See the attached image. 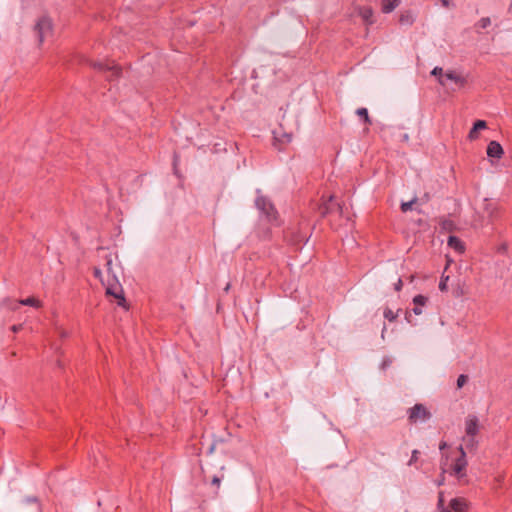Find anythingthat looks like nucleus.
<instances>
[{"mask_svg":"<svg viewBox=\"0 0 512 512\" xmlns=\"http://www.w3.org/2000/svg\"><path fill=\"white\" fill-rule=\"evenodd\" d=\"M499 214L498 204L490 199L484 198L476 209L477 218L474 219L475 225L483 226V220L487 218L489 221L495 219Z\"/></svg>","mask_w":512,"mask_h":512,"instance_id":"1","label":"nucleus"},{"mask_svg":"<svg viewBox=\"0 0 512 512\" xmlns=\"http://www.w3.org/2000/svg\"><path fill=\"white\" fill-rule=\"evenodd\" d=\"M470 508V502L464 497L452 498L449 502V507L445 506L444 492L438 493L437 512H467Z\"/></svg>","mask_w":512,"mask_h":512,"instance_id":"2","label":"nucleus"},{"mask_svg":"<svg viewBox=\"0 0 512 512\" xmlns=\"http://www.w3.org/2000/svg\"><path fill=\"white\" fill-rule=\"evenodd\" d=\"M479 431V420L475 415H469L465 420L466 437L463 438L465 445L469 449L476 447L475 436Z\"/></svg>","mask_w":512,"mask_h":512,"instance_id":"3","label":"nucleus"},{"mask_svg":"<svg viewBox=\"0 0 512 512\" xmlns=\"http://www.w3.org/2000/svg\"><path fill=\"white\" fill-rule=\"evenodd\" d=\"M34 30L37 34L38 41L43 43L53 35L52 20L47 16L40 17L35 24Z\"/></svg>","mask_w":512,"mask_h":512,"instance_id":"4","label":"nucleus"},{"mask_svg":"<svg viewBox=\"0 0 512 512\" xmlns=\"http://www.w3.org/2000/svg\"><path fill=\"white\" fill-rule=\"evenodd\" d=\"M408 419L411 423L425 422L430 419L431 413L422 404H416L407 411Z\"/></svg>","mask_w":512,"mask_h":512,"instance_id":"5","label":"nucleus"},{"mask_svg":"<svg viewBox=\"0 0 512 512\" xmlns=\"http://www.w3.org/2000/svg\"><path fill=\"white\" fill-rule=\"evenodd\" d=\"M459 452L460 457L457 458L455 463L452 465V474L457 478H462L465 476V470L467 466L466 453L463 446L459 447Z\"/></svg>","mask_w":512,"mask_h":512,"instance_id":"6","label":"nucleus"},{"mask_svg":"<svg viewBox=\"0 0 512 512\" xmlns=\"http://www.w3.org/2000/svg\"><path fill=\"white\" fill-rule=\"evenodd\" d=\"M486 154L493 163L494 159L499 160L503 157L504 149L498 141L492 140L487 145Z\"/></svg>","mask_w":512,"mask_h":512,"instance_id":"7","label":"nucleus"},{"mask_svg":"<svg viewBox=\"0 0 512 512\" xmlns=\"http://www.w3.org/2000/svg\"><path fill=\"white\" fill-rule=\"evenodd\" d=\"M444 80L446 83L447 81L453 82L459 88L464 87L467 82L466 78L463 75L457 73L454 70H447L444 74Z\"/></svg>","mask_w":512,"mask_h":512,"instance_id":"8","label":"nucleus"},{"mask_svg":"<svg viewBox=\"0 0 512 512\" xmlns=\"http://www.w3.org/2000/svg\"><path fill=\"white\" fill-rule=\"evenodd\" d=\"M106 293L114 296L118 300L119 306L126 308V301L123 296V291H122V288L118 284H116V285L108 284L107 288H106Z\"/></svg>","mask_w":512,"mask_h":512,"instance_id":"9","label":"nucleus"},{"mask_svg":"<svg viewBox=\"0 0 512 512\" xmlns=\"http://www.w3.org/2000/svg\"><path fill=\"white\" fill-rule=\"evenodd\" d=\"M257 207L263 211L269 219H275V212L272 205L263 197L256 199Z\"/></svg>","mask_w":512,"mask_h":512,"instance_id":"10","label":"nucleus"},{"mask_svg":"<svg viewBox=\"0 0 512 512\" xmlns=\"http://www.w3.org/2000/svg\"><path fill=\"white\" fill-rule=\"evenodd\" d=\"M417 14L411 9L403 10L399 16V23L402 26H411L416 20Z\"/></svg>","mask_w":512,"mask_h":512,"instance_id":"11","label":"nucleus"},{"mask_svg":"<svg viewBox=\"0 0 512 512\" xmlns=\"http://www.w3.org/2000/svg\"><path fill=\"white\" fill-rule=\"evenodd\" d=\"M413 313L415 315H421L423 313V309L424 307L426 306L427 302H428V297L424 296V295H416L414 298H413Z\"/></svg>","mask_w":512,"mask_h":512,"instance_id":"12","label":"nucleus"},{"mask_svg":"<svg viewBox=\"0 0 512 512\" xmlns=\"http://www.w3.org/2000/svg\"><path fill=\"white\" fill-rule=\"evenodd\" d=\"M487 128V124L484 120H477L472 129L470 130L469 134H468V138L469 140L473 141V140H476L478 138V131L479 130H484Z\"/></svg>","mask_w":512,"mask_h":512,"instance_id":"13","label":"nucleus"},{"mask_svg":"<svg viewBox=\"0 0 512 512\" xmlns=\"http://www.w3.org/2000/svg\"><path fill=\"white\" fill-rule=\"evenodd\" d=\"M448 246L460 254L464 253L465 251L464 243L455 236H450L448 238Z\"/></svg>","mask_w":512,"mask_h":512,"instance_id":"14","label":"nucleus"},{"mask_svg":"<svg viewBox=\"0 0 512 512\" xmlns=\"http://www.w3.org/2000/svg\"><path fill=\"white\" fill-rule=\"evenodd\" d=\"M401 0H382L381 10L383 13H391L400 4Z\"/></svg>","mask_w":512,"mask_h":512,"instance_id":"15","label":"nucleus"},{"mask_svg":"<svg viewBox=\"0 0 512 512\" xmlns=\"http://www.w3.org/2000/svg\"><path fill=\"white\" fill-rule=\"evenodd\" d=\"M359 15L366 23H372L373 11L369 7H361L358 9Z\"/></svg>","mask_w":512,"mask_h":512,"instance_id":"16","label":"nucleus"},{"mask_svg":"<svg viewBox=\"0 0 512 512\" xmlns=\"http://www.w3.org/2000/svg\"><path fill=\"white\" fill-rule=\"evenodd\" d=\"M19 303L22 305L32 306L34 308H40L42 306L41 301L35 297H28L26 299H22L19 301Z\"/></svg>","mask_w":512,"mask_h":512,"instance_id":"17","label":"nucleus"},{"mask_svg":"<svg viewBox=\"0 0 512 512\" xmlns=\"http://www.w3.org/2000/svg\"><path fill=\"white\" fill-rule=\"evenodd\" d=\"M93 66L95 68H98V69H108V70H112L113 71V74L114 75H118L120 69L115 66L113 63H106V64H102V63H94Z\"/></svg>","mask_w":512,"mask_h":512,"instance_id":"18","label":"nucleus"},{"mask_svg":"<svg viewBox=\"0 0 512 512\" xmlns=\"http://www.w3.org/2000/svg\"><path fill=\"white\" fill-rule=\"evenodd\" d=\"M444 74L445 72L443 71V69L441 67H435L432 71H431V75L433 76H436L437 77V80H438V83L442 86H445L446 85V82L444 80Z\"/></svg>","mask_w":512,"mask_h":512,"instance_id":"19","label":"nucleus"},{"mask_svg":"<svg viewBox=\"0 0 512 512\" xmlns=\"http://www.w3.org/2000/svg\"><path fill=\"white\" fill-rule=\"evenodd\" d=\"M275 139L282 143H289L292 140V135L284 132H275Z\"/></svg>","mask_w":512,"mask_h":512,"instance_id":"20","label":"nucleus"},{"mask_svg":"<svg viewBox=\"0 0 512 512\" xmlns=\"http://www.w3.org/2000/svg\"><path fill=\"white\" fill-rule=\"evenodd\" d=\"M398 313H399V310L397 311H393L392 309L390 308H386L384 310V317L385 319H387L388 321L392 322L394 320H396V318L398 317Z\"/></svg>","mask_w":512,"mask_h":512,"instance_id":"21","label":"nucleus"},{"mask_svg":"<svg viewBox=\"0 0 512 512\" xmlns=\"http://www.w3.org/2000/svg\"><path fill=\"white\" fill-rule=\"evenodd\" d=\"M416 202H417V197H414L411 201L402 202L401 203V210H402V212L406 213L409 210H411L413 204H415Z\"/></svg>","mask_w":512,"mask_h":512,"instance_id":"22","label":"nucleus"},{"mask_svg":"<svg viewBox=\"0 0 512 512\" xmlns=\"http://www.w3.org/2000/svg\"><path fill=\"white\" fill-rule=\"evenodd\" d=\"M490 24H491V19H490L489 17H483V18H481V19L477 22L476 26H477L478 28L485 29V28H487L488 26H490Z\"/></svg>","mask_w":512,"mask_h":512,"instance_id":"23","label":"nucleus"},{"mask_svg":"<svg viewBox=\"0 0 512 512\" xmlns=\"http://www.w3.org/2000/svg\"><path fill=\"white\" fill-rule=\"evenodd\" d=\"M106 269H107L108 274H112L113 278H116L115 274L113 272V260H112L111 256H108L106 259Z\"/></svg>","mask_w":512,"mask_h":512,"instance_id":"24","label":"nucleus"},{"mask_svg":"<svg viewBox=\"0 0 512 512\" xmlns=\"http://www.w3.org/2000/svg\"><path fill=\"white\" fill-rule=\"evenodd\" d=\"M449 280V276L442 275L440 283H439V289L441 291L447 290V281Z\"/></svg>","mask_w":512,"mask_h":512,"instance_id":"25","label":"nucleus"},{"mask_svg":"<svg viewBox=\"0 0 512 512\" xmlns=\"http://www.w3.org/2000/svg\"><path fill=\"white\" fill-rule=\"evenodd\" d=\"M357 114H358L360 117H363L365 122H369V121H370L369 116H368V111H367V109H366V108H359V109L357 110Z\"/></svg>","mask_w":512,"mask_h":512,"instance_id":"26","label":"nucleus"},{"mask_svg":"<svg viewBox=\"0 0 512 512\" xmlns=\"http://www.w3.org/2000/svg\"><path fill=\"white\" fill-rule=\"evenodd\" d=\"M468 377L464 374H461L457 379V388H462L467 382Z\"/></svg>","mask_w":512,"mask_h":512,"instance_id":"27","label":"nucleus"},{"mask_svg":"<svg viewBox=\"0 0 512 512\" xmlns=\"http://www.w3.org/2000/svg\"><path fill=\"white\" fill-rule=\"evenodd\" d=\"M438 2L445 8L454 7V3L452 0H438Z\"/></svg>","mask_w":512,"mask_h":512,"instance_id":"28","label":"nucleus"},{"mask_svg":"<svg viewBox=\"0 0 512 512\" xmlns=\"http://www.w3.org/2000/svg\"><path fill=\"white\" fill-rule=\"evenodd\" d=\"M418 454H419L418 450H413L412 451V455H411V458H410V460L408 462V465H412L413 463H415L418 460Z\"/></svg>","mask_w":512,"mask_h":512,"instance_id":"29","label":"nucleus"},{"mask_svg":"<svg viewBox=\"0 0 512 512\" xmlns=\"http://www.w3.org/2000/svg\"><path fill=\"white\" fill-rule=\"evenodd\" d=\"M221 483V479L217 476L213 477L212 479V485H215L217 488H219Z\"/></svg>","mask_w":512,"mask_h":512,"instance_id":"30","label":"nucleus"},{"mask_svg":"<svg viewBox=\"0 0 512 512\" xmlns=\"http://www.w3.org/2000/svg\"><path fill=\"white\" fill-rule=\"evenodd\" d=\"M402 285H403L402 280L399 278V279L397 280V282L395 283V285H394L395 290H396V291H400V290H401V288H402Z\"/></svg>","mask_w":512,"mask_h":512,"instance_id":"31","label":"nucleus"},{"mask_svg":"<svg viewBox=\"0 0 512 512\" xmlns=\"http://www.w3.org/2000/svg\"><path fill=\"white\" fill-rule=\"evenodd\" d=\"M94 275H95V277H97V278H101V277H102V272H101V270H100L99 268H95V269H94Z\"/></svg>","mask_w":512,"mask_h":512,"instance_id":"32","label":"nucleus"},{"mask_svg":"<svg viewBox=\"0 0 512 512\" xmlns=\"http://www.w3.org/2000/svg\"><path fill=\"white\" fill-rule=\"evenodd\" d=\"M21 328H22L21 325H14V326H12L11 329H12L13 332H18Z\"/></svg>","mask_w":512,"mask_h":512,"instance_id":"33","label":"nucleus"},{"mask_svg":"<svg viewBox=\"0 0 512 512\" xmlns=\"http://www.w3.org/2000/svg\"><path fill=\"white\" fill-rule=\"evenodd\" d=\"M443 483H444V477L442 476V477H441V478L436 482V484H437L438 486H441V485H443Z\"/></svg>","mask_w":512,"mask_h":512,"instance_id":"34","label":"nucleus"},{"mask_svg":"<svg viewBox=\"0 0 512 512\" xmlns=\"http://www.w3.org/2000/svg\"><path fill=\"white\" fill-rule=\"evenodd\" d=\"M446 442H442L439 446L440 450L444 449L446 447Z\"/></svg>","mask_w":512,"mask_h":512,"instance_id":"35","label":"nucleus"},{"mask_svg":"<svg viewBox=\"0 0 512 512\" xmlns=\"http://www.w3.org/2000/svg\"><path fill=\"white\" fill-rule=\"evenodd\" d=\"M451 262H452V260L448 258V259H447V264H446V268H445V269H447V268H448V266L451 264Z\"/></svg>","mask_w":512,"mask_h":512,"instance_id":"36","label":"nucleus"},{"mask_svg":"<svg viewBox=\"0 0 512 512\" xmlns=\"http://www.w3.org/2000/svg\"><path fill=\"white\" fill-rule=\"evenodd\" d=\"M337 211H338L339 214L342 213V208L338 204H337Z\"/></svg>","mask_w":512,"mask_h":512,"instance_id":"37","label":"nucleus"},{"mask_svg":"<svg viewBox=\"0 0 512 512\" xmlns=\"http://www.w3.org/2000/svg\"><path fill=\"white\" fill-rule=\"evenodd\" d=\"M3 303H10V300L7 298L3 301Z\"/></svg>","mask_w":512,"mask_h":512,"instance_id":"38","label":"nucleus"},{"mask_svg":"<svg viewBox=\"0 0 512 512\" xmlns=\"http://www.w3.org/2000/svg\"><path fill=\"white\" fill-rule=\"evenodd\" d=\"M334 200L333 196H330L329 201L332 202Z\"/></svg>","mask_w":512,"mask_h":512,"instance_id":"39","label":"nucleus"},{"mask_svg":"<svg viewBox=\"0 0 512 512\" xmlns=\"http://www.w3.org/2000/svg\"><path fill=\"white\" fill-rule=\"evenodd\" d=\"M510 12L512 13V0H511V4H510Z\"/></svg>","mask_w":512,"mask_h":512,"instance_id":"40","label":"nucleus"},{"mask_svg":"<svg viewBox=\"0 0 512 512\" xmlns=\"http://www.w3.org/2000/svg\"><path fill=\"white\" fill-rule=\"evenodd\" d=\"M213 450H214V447L212 446V447L210 448V453H212V452H213Z\"/></svg>","mask_w":512,"mask_h":512,"instance_id":"41","label":"nucleus"}]
</instances>
